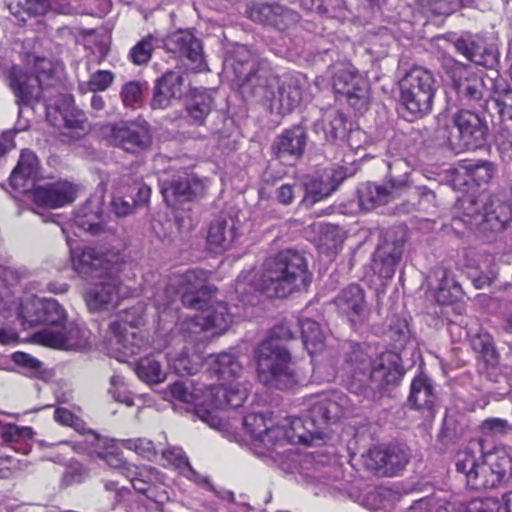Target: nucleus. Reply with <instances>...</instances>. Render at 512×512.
I'll return each instance as SVG.
<instances>
[{
    "instance_id": "ea45409f",
    "label": "nucleus",
    "mask_w": 512,
    "mask_h": 512,
    "mask_svg": "<svg viewBox=\"0 0 512 512\" xmlns=\"http://www.w3.org/2000/svg\"><path fill=\"white\" fill-rule=\"evenodd\" d=\"M200 275L202 276L203 273L190 270L184 274L180 281L181 284L187 285L182 295V303L187 307L202 309V300L193 291L204 286V279Z\"/></svg>"
},
{
    "instance_id": "338daca9",
    "label": "nucleus",
    "mask_w": 512,
    "mask_h": 512,
    "mask_svg": "<svg viewBox=\"0 0 512 512\" xmlns=\"http://www.w3.org/2000/svg\"><path fill=\"white\" fill-rule=\"evenodd\" d=\"M126 478L129 479L135 491L141 494L147 495L152 489V482L149 479L143 478V473L138 472L135 466L133 467V472L126 474Z\"/></svg>"
},
{
    "instance_id": "ddd939ff",
    "label": "nucleus",
    "mask_w": 512,
    "mask_h": 512,
    "mask_svg": "<svg viewBox=\"0 0 512 512\" xmlns=\"http://www.w3.org/2000/svg\"><path fill=\"white\" fill-rule=\"evenodd\" d=\"M332 86L335 94L355 109L366 107L369 95L367 80L351 67L341 66L335 69L332 77Z\"/></svg>"
},
{
    "instance_id": "c756f323",
    "label": "nucleus",
    "mask_w": 512,
    "mask_h": 512,
    "mask_svg": "<svg viewBox=\"0 0 512 512\" xmlns=\"http://www.w3.org/2000/svg\"><path fill=\"white\" fill-rule=\"evenodd\" d=\"M314 131L318 135L321 134L324 141L332 143L345 136L346 118L341 111L334 108L328 109L314 124Z\"/></svg>"
},
{
    "instance_id": "bb28decb",
    "label": "nucleus",
    "mask_w": 512,
    "mask_h": 512,
    "mask_svg": "<svg viewBox=\"0 0 512 512\" xmlns=\"http://www.w3.org/2000/svg\"><path fill=\"white\" fill-rule=\"evenodd\" d=\"M128 195H115L111 202L113 212L119 217L130 215L138 206L148 203L151 189L142 182L135 181L128 186Z\"/></svg>"
},
{
    "instance_id": "72a5a7b5",
    "label": "nucleus",
    "mask_w": 512,
    "mask_h": 512,
    "mask_svg": "<svg viewBox=\"0 0 512 512\" xmlns=\"http://www.w3.org/2000/svg\"><path fill=\"white\" fill-rule=\"evenodd\" d=\"M435 399L430 379L424 374L415 377L411 383L409 402L417 409H430Z\"/></svg>"
},
{
    "instance_id": "603ef678",
    "label": "nucleus",
    "mask_w": 512,
    "mask_h": 512,
    "mask_svg": "<svg viewBox=\"0 0 512 512\" xmlns=\"http://www.w3.org/2000/svg\"><path fill=\"white\" fill-rule=\"evenodd\" d=\"M258 442L267 449H274L277 446L289 443L288 437H286V429L283 428V421L281 420V422L276 425L271 423L268 430Z\"/></svg>"
},
{
    "instance_id": "69168bd1",
    "label": "nucleus",
    "mask_w": 512,
    "mask_h": 512,
    "mask_svg": "<svg viewBox=\"0 0 512 512\" xmlns=\"http://www.w3.org/2000/svg\"><path fill=\"white\" fill-rule=\"evenodd\" d=\"M394 233H395V237L392 241L393 248L389 252V255L386 256V265L388 264V262L395 265L401 260V257H402L403 245L405 242V235H406L405 229L402 227H399Z\"/></svg>"
},
{
    "instance_id": "49530a36",
    "label": "nucleus",
    "mask_w": 512,
    "mask_h": 512,
    "mask_svg": "<svg viewBox=\"0 0 512 512\" xmlns=\"http://www.w3.org/2000/svg\"><path fill=\"white\" fill-rule=\"evenodd\" d=\"M278 12H281V5L268 3H254L248 11L253 21L271 26Z\"/></svg>"
},
{
    "instance_id": "e2e57ef3",
    "label": "nucleus",
    "mask_w": 512,
    "mask_h": 512,
    "mask_svg": "<svg viewBox=\"0 0 512 512\" xmlns=\"http://www.w3.org/2000/svg\"><path fill=\"white\" fill-rule=\"evenodd\" d=\"M363 462L367 469L375 472H381L384 467V450L380 446L370 448L363 455Z\"/></svg>"
},
{
    "instance_id": "423d86ee",
    "label": "nucleus",
    "mask_w": 512,
    "mask_h": 512,
    "mask_svg": "<svg viewBox=\"0 0 512 512\" xmlns=\"http://www.w3.org/2000/svg\"><path fill=\"white\" fill-rule=\"evenodd\" d=\"M436 79L433 73L415 66L398 81L399 102L412 118H422L432 110L436 93Z\"/></svg>"
},
{
    "instance_id": "c03bdc74",
    "label": "nucleus",
    "mask_w": 512,
    "mask_h": 512,
    "mask_svg": "<svg viewBox=\"0 0 512 512\" xmlns=\"http://www.w3.org/2000/svg\"><path fill=\"white\" fill-rule=\"evenodd\" d=\"M136 373L140 379L148 383H158L165 378L161 364L153 358L140 360L136 367Z\"/></svg>"
},
{
    "instance_id": "f704fd0d",
    "label": "nucleus",
    "mask_w": 512,
    "mask_h": 512,
    "mask_svg": "<svg viewBox=\"0 0 512 512\" xmlns=\"http://www.w3.org/2000/svg\"><path fill=\"white\" fill-rule=\"evenodd\" d=\"M124 448L135 451L141 457L153 461L156 460L161 447L167 444V436L161 432L156 442L147 438L125 439L121 441Z\"/></svg>"
},
{
    "instance_id": "4c0bfd02",
    "label": "nucleus",
    "mask_w": 512,
    "mask_h": 512,
    "mask_svg": "<svg viewBox=\"0 0 512 512\" xmlns=\"http://www.w3.org/2000/svg\"><path fill=\"white\" fill-rule=\"evenodd\" d=\"M345 178V174L340 171H334L331 176L332 184H326L323 182L320 183H312L308 186L306 196L304 198V202L307 204H314L323 200L324 198L329 197L338 187V185Z\"/></svg>"
},
{
    "instance_id": "1a4fd4ad",
    "label": "nucleus",
    "mask_w": 512,
    "mask_h": 512,
    "mask_svg": "<svg viewBox=\"0 0 512 512\" xmlns=\"http://www.w3.org/2000/svg\"><path fill=\"white\" fill-rule=\"evenodd\" d=\"M453 126L449 129L447 143L455 153L475 150L482 146L487 126L475 112L461 109L452 116Z\"/></svg>"
},
{
    "instance_id": "6e6d98bb",
    "label": "nucleus",
    "mask_w": 512,
    "mask_h": 512,
    "mask_svg": "<svg viewBox=\"0 0 512 512\" xmlns=\"http://www.w3.org/2000/svg\"><path fill=\"white\" fill-rule=\"evenodd\" d=\"M497 111L502 119L500 133L506 132V126H512V90L504 91L494 99Z\"/></svg>"
},
{
    "instance_id": "7ed1b4c3",
    "label": "nucleus",
    "mask_w": 512,
    "mask_h": 512,
    "mask_svg": "<svg viewBox=\"0 0 512 512\" xmlns=\"http://www.w3.org/2000/svg\"><path fill=\"white\" fill-rule=\"evenodd\" d=\"M286 323L274 326L257 349V376L265 386L280 390L291 389L303 381L302 371L292 361L285 342L293 338Z\"/></svg>"
},
{
    "instance_id": "f3484780",
    "label": "nucleus",
    "mask_w": 512,
    "mask_h": 512,
    "mask_svg": "<svg viewBox=\"0 0 512 512\" xmlns=\"http://www.w3.org/2000/svg\"><path fill=\"white\" fill-rule=\"evenodd\" d=\"M35 338L45 346L64 350H80L86 346L84 331L73 323L63 325L60 330L44 328Z\"/></svg>"
},
{
    "instance_id": "2f4dec72",
    "label": "nucleus",
    "mask_w": 512,
    "mask_h": 512,
    "mask_svg": "<svg viewBox=\"0 0 512 512\" xmlns=\"http://www.w3.org/2000/svg\"><path fill=\"white\" fill-rule=\"evenodd\" d=\"M171 397L179 402L191 404L196 403L195 414L203 422L207 423L210 427H218L220 420L213 414L211 410H208L200 406L197 401L199 395L191 391L190 386L184 382H175L170 386Z\"/></svg>"
},
{
    "instance_id": "dca6fc26",
    "label": "nucleus",
    "mask_w": 512,
    "mask_h": 512,
    "mask_svg": "<svg viewBox=\"0 0 512 512\" xmlns=\"http://www.w3.org/2000/svg\"><path fill=\"white\" fill-rule=\"evenodd\" d=\"M249 392L250 383L242 378H235L228 382L209 386L205 397L209 398L215 407L238 408L246 401Z\"/></svg>"
},
{
    "instance_id": "13d9d810",
    "label": "nucleus",
    "mask_w": 512,
    "mask_h": 512,
    "mask_svg": "<svg viewBox=\"0 0 512 512\" xmlns=\"http://www.w3.org/2000/svg\"><path fill=\"white\" fill-rule=\"evenodd\" d=\"M360 505L371 512L381 511L384 505V492L382 486L367 489L359 499Z\"/></svg>"
},
{
    "instance_id": "b1692460",
    "label": "nucleus",
    "mask_w": 512,
    "mask_h": 512,
    "mask_svg": "<svg viewBox=\"0 0 512 512\" xmlns=\"http://www.w3.org/2000/svg\"><path fill=\"white\" fill-rule=\"evenodd\" d=\"M454 46L460 54L477 65L489 67L494 63V55L478 35L464 33L456 39Z\"/></svg>"
},
{
    "instance_id": "a19ab883",
    "label": "nucleus",
    "mask_w": 512,
    "mask_h": 512,
    "mask_svg": "<svg viewBox=\"0 0 512 512\" xmlns=\"http://www.w3.org/2000/svg\"><path fill=\"white\" fill-rule=\"evenodd\" d=\"M358 202L363 211H372L381 204L384 189L373 183H364L358 187Z\"/></svg>"
},
{
    "instance_id": "393cba45",
    "label": "nucleus",
    "mask_w": 512,
    "mask_h": 512,
    "mask_svg": "<svg viewBox=\"0 0 512 512\" xmlns=\"http://www.w3.org/2000/svg\"><path fill=\"white\" fill-rule=\"evenodd\" d=\"M335 305L339 314L355 324L362 318L366 308L362 288L357 284L349 285L337 296Z\"/></svg>"
},
{
    "instance_id": "680f3d73",
    "label": "nucleus",
    "mask_w": 512,
    "mask_h": 512,
    "mask_svg": "<svg viewBox=\"0 0 512 512\" xmlns=\"http://www.w3.org/2000/svg\"><path fill=\"white\" fill-rule=\"evenodd\" d=\"M299 20L300 16L296 11L281 6V12L277 13L272 26L278 30H288L294 27Z\"/></svg>"
},
{
    "instance_id": "2eb2a0df",
    "label": "nucleus",
    "mask_w": 512,
    "mask_h": 512,
    "mask_svg": "<svg viewBox=\"0 0 512 512\" xmlns=\"http://www.w3.org/2000/svg\"><path fill=\"white\" fill-rule=\"evenodd\" d=\"M306 143V129L295 125L274 139L271 145L272 155L282 163L291 164L303 155Z\"/></svg>"
},
{
    "instance_id": "c9c22d12",
    "label": "nucleus",
    "mask_w": 512,
    "mask_h": 512,
    "mask_svg": "<svg viewBox=\"0 0 512 512\" xmlns=\"http://www.w3.org/2000/svg\"><path fill=\"white\" fill-rule=\"evenodd\" d=\"M162 457L176 469H178L186 478L197 481L198 473L192 468L190 462L181 447L167 446L161 447Z\"/></svg>"
},
{
    "instance_id": "6ab92c4d",
    "label": "nucleus",
    "mask_w": 512,
    "mask_h": 512,
    "mask_svg": "<svg viewBox=\"0 0 512 512\" xmlns=\"http://www.w3.org/2000/svg\"><path fill=\"white\" fill-rule=\"evenodd\" d=\"M76 197L77 187L67 181L39 186L33 191L34 201L49 208H59L71 204Z\"/></svg>"
},
{
    "instance_id": "39448f33",
    "label": "nucleus",
    "mask_w": 512,
    "mask_h": 512,
    "mask_svg": "<svg viewBox=\"0 0 512 512\" xmlns=\"http://www.w3.org/2000/svg\"><path fill=\"white\" fill-rule=\"evenodd\" d=\"M348 408L349 400L342 394L313 397L303 418L287 417L282 420L289 443L309 444L313 438H320L324 425L340 419Z\"/></svg>"
},
{
    "instance_id": "f8f14e48",
    "label": "nucleus",
    "mask_w": 512,
    "mask_h": 512,
    "mask_svg": "<svg viewBox=\"0 0 512 512\" xmlns=\"http://www.w3.org/2000/svg\"><path fill=\"white\" fill-rule=\"evenodd\" d=\"M140 323V316L136 317L132 311H126L110 324L109 347L118 360L124 361L126 357L138 352L141 339L136 330Z\"/></svg>"
},
{
    "instance_id": "20e7f679",
    "label": "nucleus",
    "mask_w": 512,
    "mask_h": 512,
    "mask_svg": "<svg viewBox=\"0 0 512 512\" xmlns=\"http://www.w3.org/2000/svg\"><path fill=\"white\" fill-rule=\"evenodd\" d=\"M456 470L464 475L466 486L483 491L498 487L512 471V458L504 450L483 453L478 442L456 455Z\"/></svg>"
},
{
    "instance_id": "9d476101",
    "label": "nucleus",
    "mask_w": 512,
    "mask_h": 512,
    "mask_svg": "<svg viewBox=\"0 0 512 512\" xmlns=\"http://www.w3.org/2000/svg\"><path fill=\"white\" fill-rule=\"evenodd\" d=\"M232 322V315L228 312L226 303L211 302L199 314L187 318L178 325V331L188 341L202 340L200 334L211 331L212 335L225 332Z\"/></svg>"
},
{
    "instance_id": "c85d7f7f",
    "label": "nucleus",
    "mask_w": 512,
    "mask_h": 512,
    "mask_svg": "<svg viewBox=\"0 0 512 512\" xmlns=\"http://www.w3.org/2000/svg\"><path fill=\"white\" fill-rule=\"evenodd\" d=\"M207 186V178H200L193 172L185 171L171 181L168 190H171L177 197L191 201L203 197Z\"/></svg>"
},
{
    "instance_id": "37998d69",
    "label": "nucleus",
    "mask_w": 512,
    "mask_h": 512,
    "mask_svg": "<svg viewBox=\"0 0 512 512\" xmlns=\"http://www.w3.org/2000/svg\"><path fill=\"white\" fill-rule=\"evenodd\" d=\"M47 7L48 0H25L24 3L18 1L8 5L10 13L22 23H25L27 18L32 15L43 14Z\"/></svg>"
},
{
    "instance_id": "a18cd8bd",
    "label": "nucleus",
    "mask_w": 512,
    "mask_h": 512,
    "mask_svg": "<svg viewBox=\"0 0 512 512\" xmlns=\"http://www.w3.org/2000/svg\"><path fill=\"white\" fill-rule=\"evenodd\" d=\"M157 40L153 35H148L136 43L129 52L130 60L136 65L146 64L152 56Z\"/></svg>"
},
{
    "instance_id": "aec40b11",
    "label": "nucleus",
    "mask_w": 512,
    "mask_h": 512,
    "mask_svg": "<svg viewBox=\"0 0 512 512\" xmlns=\"http://www.w3.org/2000/svg\"><path fill=\"white\" fill-rule=\"evenodd\" d=\"M74 224L81 230L92 235H100L106 231L103 218V196L94 195L78 210Z\"/></svg>"
},
{
    "instance_id": "09e8293b",
    "label": "nucleus",
    "mask_w": 512,
    "mask_h": 512,
    "mask_svg": "<svg viewBox=\"0 0 512 512\" xmlns=\"http://www.w3.org/2000/svg\"><path fill=\"white\" fill-rule=\"evenodd\" d=\"M463 168L477 185L488 183L494 175L493 165L487 161L471 162L463 166Z\"/></svg>"
},
{
    "instance_id": "58836bf2",
    "label": "nucleus",
    "mask_w": 512,
    "mask_h": 512,
    "mask_svg": "<svg viewBox=\"0 0 512 512\" xmlns=\"http://www.w3.org/2000/svg\"><path fill=\"white\" fill-rule=\"evenodd\" d=\"M409 461V451L404 444H390L386 447V477L395 476Z\"/></svg>"
},
{
    "instance_id": "8fccbe9b",
    "label": "nucleus",
    "mask_w": 512,
    "mask_h": 512,
    "mask_svg": "<svg viewBox=\"0 0 512 512\" xmlns=\"http://www.w3.org/2000/svg\"><path fill=\"white\" fill-rule=\"evenodd\" d=\"M389 335L393 341L394 349H402L410 337V330L406 317H395L391 320Z\"/></svg>"
},
{
    "instance_id": "864d4df0",
    "label": "nucleus",
    "mask_w": 512,
    "mask_h": 512,
    "mask_svg": "<svg viewBox=\"0 0 512 512\" xmlns=\"http://www.w3.org/2000/svg\"><path fill=\"white\" fill-rule=\"evenodd\" d=\"M272 423V420H267L263 414H249L244 417L243 425L245 430L259 441L263 434L268 430V427Z\"/></svg>"
},
{
    "instance_id": "473e14b6",
    "label": "nucleus",
    "mask_w": 512,
    "mask_h": 512,
    "mask_svg": "<svg viewBox=\"0 0 512 512\" xmlns=\"http://www.w3.org/2000/svg\"><path fill=\"white\" fill-rule=\"evenodd\" d=\"M209 369L218 376L220 382H228L235 378H242V365L229 353L210 356Z\"/></svg>"
},
{
    "instance_id": "4be33fe9",
    "label": "nucleus",
    "mask_w": 512,
    "mask_h": 512,
    "mask_svg": "<svg viewBox=\"0 0 512 512\" xmlns=\"http://www.w3.org/2000/svg\"><path fill=\"white\" fill-rule=\"evenodd\" d=\"M453 86L461 99L467 101L480 100L483 95L484 83L480 76L463 64H456L452 69Z\"/></svg>"
},
{
    "instance_id": "4468645a",
    "label": "nucleus",
    "mask_w": 512,
    "mask_h": 512,
    "mask_svg": "<svg viewBox=\"0 0 512 512\" xmlns=\"http://www.w3.org/2000/svg\"><path fill=\"white\" fill-rule=\"evenodd\" d=\"M19 317L30 327L46 324L60 330L66 321V311L55 299L33 298L20 307Z\"/></svg>"
},
{
    "instance_id": "7c9ffc66",
    "label": "nucleus",
    "mask_w": 512,
    "mask_h": 512,
    "mask_svg": "<svg viewBox=\"0 0 512 512\" xmlns=\"http://www.w3.org/2000/svg\"><path fill=\"white\" fill-rule=\"evenodd\" d=\"M237 220L231 216L221 215L210 225L208 242L210 245L227 249L237 237Z\"/></svg>"
},
{
    "instance_id": "f257e3e1",
    "label": "nucleus",
    "mask_w": 512,
    "mask_h": 512,
    "mask_svg": "<svg viewBox=\"0 0 512 512\" xmlns=\"http://www.w3.org/2000/svg\"><path fill=\"white\" fill-rule=\"evenodd\" d=\"M244 91L271 112H292L302 100L300 80L292 75H276L267 60L245 45L237 46L228 60Z\"/></svg>"
},
{
    "instance_id": "a878e982",
    "label": "nucleus",
    "mask_w": 512,
    "mask_h": 512,
    "mask_svg": "<svg viewBox=\"0 0 512 512\" xmlns=\"http://www.w3.org/2000/svg\"><path fill=\"white\" fill-rule=\"evenodd\" d=\"M183 77L179 72L168 71L156 83L151 101L153 109H165L181 96Z\"/></svg>"
},
{
    "instance_id": "4d7b16f0",
    "label": "nucleus",
    "mask_w": 512,
    "mask_h": 512,
    "mask_svg": "<svg viewBox=\"0 0 512 512\" xmlns=\"http://www.w3.org/2000/svg\"><path fill=\"white\" fill-rule=\"evenodd\" d=\"M168 360L178 374H194L198 370V363L190 358L186 350L178 354L169 353Z\"/></svg>"
},
{
    "instance_id": "f03ea898",
    "label": "nucleus",
    "mask_w": 512,
    "mask_h": 512,
    "mask_svg": "<svg viewBox=\"0 0 512 512\" xmlns=\"http://www.w3.org/2000/svg\"><path fill=\"white\" fill-rule=\"evenodd\" d=\"M254 271L242 272L235 283V292L245 304L256 302V291L269 297H286L295 290L306 287L310 274L305 258L296 251L285 250L268 258L259 280L255 283Z\"/></svg>"
},
{
    "instance_id": "9b49d317",
    "label": "nucleus",
    "mask_w": 512,
    "mask_h": 512,
    "mask_svg": "<svg viewBox=\"0 0 512 512\" xmlns=\"http://www.w3.org/2000/svg\"><path fill=\"white\" fill-rule=\"evenodd\" d=\"M107 141L114 147L138 155L152 145V134L146 121H120L104 128Z\"/></svg>"
},
{
    "instance_id": "5fc2aeb1",
    "label": "nucleus",
    "mask_w": 512,
    "mask_h": 512,
    "mask_svg": "<svg viewBox=\"0 0 512 512\" xmlns=\"http://www.w3.org/2000/svg\"><path fill=\"white\" fill-rule=\"evenodd\" d=\"M143 85L138 81L125 83L120 91V97L125 107L137 108L142 101Z\"/></svg>"
},
{
    "instance_id": "5701e85b",
    "label": "nucleus",
    "mask_w": 512,
    "mask_h": 512,
    "mask_svg": "<svg viewBox=\"0 0 512 512\" xmlns=\"http://www.w3.org/2000/svg\"><path fill=\"white\" fill-rule=\"evenodd\" d=\"M163 43L168 52L178 57L187 58L192 62L202 60L201 42L189 31H176L168 35Z\"/></svg>"
},
{
    "instance_id": "774afa93",
    "label": "nucleus",
    "mask_w": 512,
    "mask_h": 512,
    "mask_svg": "<svg viewBox=\"0 0 512 512\" xmlns=\"http://www.w3.org/2000/svg\"><path fill=\"white\" fill-rule=\"evenodd\" d=\"M103 460L109 467L119 470V472L125 477L127 473L133 472L134 465L126 462L119 454L112 452L106 453L103 456Z\"/></svg>"
},
{
    "instance_id": "6e6552de",
    "label": "nucleus",
    "mask_w": 512,
    "mask_h": 512,
    "mask_svg": "<svg viewBox=\"0 0 512 512\" xmlns=\"http://www.w3.org/2000/svg\"><path fill=\"white\" fill-rule=\"evenodd\" d=\"M70 246V258L73 269L84 277H113L123 265V257L115 250H102L94 247L73 248L71 239L67 237Z\"/></svg>"
},
{
    "instance_id": "e433bc0d",
    "label": "nucleus",
    "mask_w": 512,
    "mask_h": 512,
    "mask_svg": "<svg viewBox=\"0 0 512 512\" xmlns=\"http://www.w3.org/2000/svg\"><path fill=\"white\" fill-rule=\"evenodd\" d=\"M303 344L310 354L320 352L324 347V333L320 325L311 319L301 320L300 323Z\"/></svg>"
},
{
    "instance_id": "de8ad7c7",
    "label": "nucleus",
    "mask_w": 512,
    "mask_h": 512,
    "mask_svg": "<svg viewBox=\"0 0 512 512\" xmlns=\"http://www.w3.org/2000/svg\"><path fill=\"white\" fill-rule=\"evenodd\" d=\"M34 435L31 427L0 422V436L6 443L30 440Z\"/></svg>"
},
{
    "instance_id": "a211bd4d",
    "label": "nucleus",
    "mask_w": 512,
    "mask_h": 512,
    "mask_svg": "<svg viewBox=\"0 0 512 512\" xmlns=\"http://www.w3.org/2000/svg\"><path fill=\"white\" fill-rule=\"evenodd\" d=\"M7 80L20 107L31 106L40 100L43 91L40 77H33L19 67H12L7 71Z\"/></svg>"
},
{
    "instance_id": "79ce46f5",
    "label": "nucleus",
    "mask_w": 512,
    "mask_h": 512,
    "mask_svg": "<svg viewBox=\"0 0 512 512\" xmlns=\"http://www.w3.org/2000/svg\"><path fill=\"white\" fill-rule=\"evenodd\" d=\"M213 99L209 93L202 91L187 104V112L196 124H202L212 109Z\"/></svg>"
},
{
    "instance_id": "cd10ccee",
    "label": "nucleus",
    "mask_w": 512,
    "mask_h": 512,
    "mask_svg": "<svg viewBox=\"0 0 512 512\" xmlns=\"http://www.w3.org/2000/svg\"><path fill=\"white\" fill-rule=\"evenodd\" d=\"M38 166V159L32 151H22L18 164L10 175L11 185L17 190L28 192L34 186Z\"/></svg>"
},
{
    "instance_id": "412c9836",
    "label": "nucleus",
    "mask_w": 512,
    "mask_h": 512,
    "mask_svg": "<svg viewBox=\"0 0 512 512\" xmlns=\"http://www.w3.org/2000/svg\"><path fill=\"white\" fill-rule=\"evenodd\" d=\"M126 294L115 279L94 285L85 294V300L91 311L106 310L117 305Z\"/></svg>"
},
{
    "instance_id": "bf43d9fd",
    "label": "nucleus",
    "mask_w": 512,
    "mask_h": 512,
    "mask_svg": "<svg viewBox=\"0 0 512 512\" xmlns=\"http://www.w3.org/2000/svg\"><path fill=\"white\" fill-rule=\"evenodd\" d=\"M114 81V74L108 70H98L91 74L86 83V89L90 92L107 90Z\"/></svg>"
},
{
    "instance_id": "3c124183",
    "label": "nucleus",
    "mask_w": 512,
    "mask_h": 512,
    "mask_svg": "<svg viewBox=\"0 0 512 512\" xmlns=\"http://www.w3.org/2000/svg\"><path fill=\"white\" fill-rule=\"evenodd\" d=\"M405 375L402 360L397 352L386 353V385L397 386Z\"/></svg>"
},
{
    "instance_id": "0e129e2a",
    "label": "nucleus",
    "mask_w": 512,
    "mask_h": 512,
    "mask_svg": "<svg viewBox=\"0 0 512 512\" xmlns=\"http://www.w3.org/2000/svg\"><path fill=\"white\" fill-rule=\"evenodd\" d=\"M501 503L495 498L474 499L466 506V512H500Z\"/></svg>"
},
{
    "instance_id": "052dcab7",
    "label": "nucleus",
    "mask_w": 512,
    "mask_h": 512,
    "mask_svg": "<svg viewBox=\"0 0 512 512\" xmlns=\"http://www.w3.org/2000/svg\"><path fill=\"white\" fill-rule=\"evenodd\" d=\"M109 394L114 400L124 403L127 406H133L134 401L132 396L127 392L124 378L120 375H113L110 379Z\"/></svg>"
},
{
    "instance_id": "0eeeda50",
    "label": "nucleus",
    "mask_w": 512,
    "mask_h": 512,
    "mask_svg": "<svg viewBox=\"0 0 512 512\" xmlns=\"http://www.w3.org/2000/svg\"><path fill=\"white\" fill-rule=\"evenodd\" d=\"M467 207V222L480 231H501L512 219V193L501 191L488 197L479 204L470 200Z\"/></svg>"
}]
</instances>
